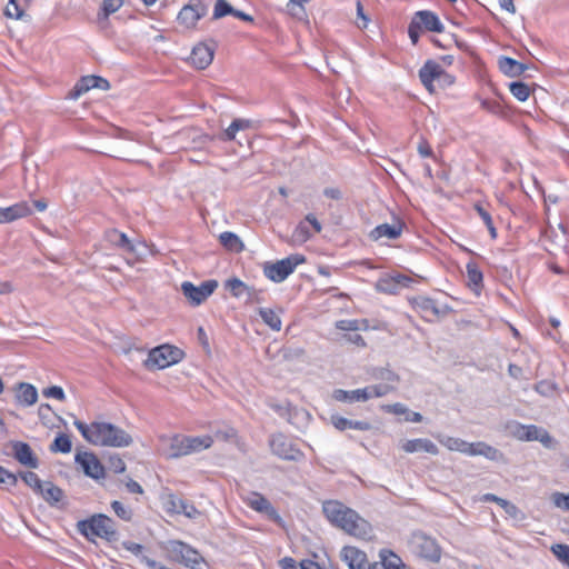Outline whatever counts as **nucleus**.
<instances>
[{"label": "nucleus", "instance_id": "f8f14e48", "mask_svg": "<svg viewBox=\"0 0 569 569\" xmlns=\"http://www.w3.org/2000/svg\"><path fill=\"white\" fill-rule=\"evenodd\" d=\"M98 88L101 90H108L110 88V83L107 79L100 76H84L81 77L73 88L68 92L67 98L76 100L83 93L88 92L90 89Z\"/></svg>", "mask_w": 569, "mask_h": 569}, {"label": "nucleus", "instance_id": "dca6fc26", "mask_svg": "<svg viewBox=\"0 0 569 569\" xmlns=\"http://www.w3.org/2000/svg\"><path fill=\"white\" fill-rule=\"evenodd\" d=\"M213 60V49L207 44H197L189 57L190 63L198 70L208 68Z\"/></svg>", "mask_w": 569, "mask_h": 569}, {"label": "nucleus", "instance_id": "423d86ee", "mask_svg": "<svg viewBox=\"0 0 569 569\" xmlns=\"http://www.w3.org/2000/svg\"><path fill=\"white\" fill-rule=\"evenodd\" d=\"M306 258L302 254H291L277 262H266L263 266V274L273 282L284 281Z\"/></svg>", "mask_w": 569, "mask_h": 569}, {"label": "nucleus", "instance_id": "2f4dec72", "mask_svg": "<svg viewBox=\"0 0 569 569\" xmlns=\"http://www.w3.org/2000/svg\"><path fill=\"white\" fill-rule=\"evenodd\" d=\"M186 443L188 446V451L190 455L210 448L213 443V439L209 435L197 437L186 436Z\"/></svg>", "mask_w": 569, "mask_h": 569}, {"label": "nucleus", "instance_id": "7c9ffc66", "mask_svg": "<svg viewBox=\"0 0 569 569\" xmlns=\"http://www.w3.org/2000/svg\"><path fill=\"white\" fill-rule=\"evenodd\" d=\"M468 286L477 293L482 288L483 274L479 269L478 264L473 261H469L466 266Z\"/></svg>", "mask_w": 569, "mask_h": 569}, {"label": "nucleus", "instance_id": "4d7b16f0", "mask_svg": "<svg viewBox=\"0 0 569 569\" xmlns=\"http://www.w3.org/2000/svg\"><path fill=\"white\" fill-rule=\"evenodd\" d=\"M111 508L120 519H122L124 521H131L132 511L130 509L126 508L120 501H118V500L112 501Z\"/></svg>", "mask_w": 569, "mask_h": 569}, {"label": "nucleus", "instance_id": "0eeeda50", "mask_svg": "<svg viewBox=\"0 0 569 569\" xmlns=\"http://www.w3.org/2000/svg\"><path fill=\"white\" fill-rule=\"evenodd\" d=\"M411 551L428 561L438 562L441 558V549L436 539L423 532H415L410 539Z\"/></svg>", "mask_w": 569, "mask_h": 569}, {"label": "nucleus", "instance_id": "20e7f679", "mask_svg": "<svg viewBox=\"0 0 569 569\" xmlns=\"http://www.w3.org/2000/svg\"><path fill=\"white\" fill-rule=\"evenodd\" d=\"M168 559L181 563L190 569H201L204 558L190 545L180 540H170L166 547Z\"/></svg>", "mask_w": 569, "mask_h": 569}, {"label": "nucleus", "instance_id": "58836bf2", "mask_svg": "<svg viewBox=\"0 0 569 569\" xmlns=\"http://www.w3.org/2000/svg\"><path fill=\"white\" fill-rule=\"evenodd\" d=\"M251 121L247 119H234L230 126L223 131L221 139L224 141H231L236 138V133L239 130L250 128Z\"/></svg>", "mask_w": 569, "mask_h": 569}, {"label": "nucleus", "instance_id": "4c0bfd02", "mask_svg": "<svg viewBox=\"0 0 569 569\" xmlns=\"http://www.w3.org/2000/svg\"><path fill=\"white\" fill-rule=\"evenodd\" d=\"M123 6V0H103L97 14L99 22L108 20L109 16L117 12Z\"/></svg>", "mask_w": 569, "mask_h": 569}, {"label": "nucleus", "instance_id": "9b49d317", "mask_svg": "<svg viewBox=\"0 0 569 569\" xmlns=\"http://www.w3.org/2000/svg\"><path fill=\"white\" fill-rule=\"evenodd\" d=\"M74 460L81 466L87 477L94 480H99L104 477L106 468L93 452H78Z\"/></svg>", "mask_w": 569, "mask_h": 569}, {"label": "nucleus", "instance_id": "f704fd0d", "mask_svg": "<svg viewBox=\"0 0 569 569\" xmlns=\"http://www.w3.org/2000/svg\"><path fill=\"white\" fill-rule=\"evenodd\" d=\"M220 243L232 252H241L244 248L241 239L233 232L224 231L219 236Z\"/></svg>", "mask_w": 569, "mask_h": 569}, {"label": "nucleus", "instance_id": "79ce46f5", "mask_svg": "<svg viewBox=\"0 0 569 569\" xmlns=\"http://www.w3.org/2000/svg\"><path fill=\"white\" fill-rule=\"evenodd\" d=\"M19 477L23 480V482L30 487L37 495L38 492H42L43 481L39 478V476L33 471H21L19 472Z\"/></svg>", "mask_w": 569, "mask_h": 569}, {"label": "nucleus", "instance_id": "5fc2aeb1", "mask_svg": "<svg viewBox=\"0 0 569 569\" xmlns=\"http://www.w3.org/2000/svg\"><path fill=\"white\" fill-rule=\"evenodd\" d=\"M260 513H263L270 521L283 527V519L270 501L266 503Z\"/></svg>", "mask_w": 569, "mask_h": 569}, {"label": "nucleus", "instance_id": "2eb2a0df", "mask_svg": "<svg viewBox=\"0 0 569 569\" xmlns=\"http://www.w3.org/2000/svg\"><path fill=\"white\" fill-rule=\"evenodd\" d=\"M341 557L347 562L349 569H369L371 563L368 561L366 552L352 546L343 547Z\"/></svg>", "mask_w": 569, "mask_h": 569}, {"label": "nucleus", "instance_id": "bf43d9fd", "mask_svg": "<svg viewBox=\"0 0 569 569\" xmlns=\"http://www.w3.org/2000/svg\"><path fill=\"white\" fill-rule=\"evenodd\" d=\"M4 14L9 18L21 19L23 16V10L18 4L17 0H9V3L4 10Z\"/></svg>", "mask_w": 569, "mask_h": 569}, {"label": "nucleus", "instance_id": "f03ea898", "mask_svg": "<svg viewBox=\"0 0 569 569\" xmlns=\"http://www.w3.org/2000/svg\"><path fill=\"white\" fill-rule=\"evenodd\" d=\"M77 529L89 541H93L94 537H99L109 542H113L118 537V532L113 528V520L102 513L93 515L89 519L78 521Z\"/></svg>", "mask_w": 569, "mask_h": 569}, {"label": "nucleus", "instance_id": "13d9d810", "mask_svg": "<svg viewBox=\"0 0 569 569\" xmlns=\"http://www.w3.org/2000/svg\"><path fill=\"white\" fill-rule=\"evenodd\" d=\"M108 468L114 473H122L126 470V463L119 455H111L108 459Z\"/></svg>", "mask_w": 569, "mask_h": 569}, {"label": "nucleus", "instance_id": "473e14b6", "mask_svg": "<svg viewBox=\"0 0 569 569\" xmlns=\"http://www.w3.org/2000/svg\"><path fill=\"white\" fill-rule=\"evenodd\" d=\"M380 558H381V563H379V565L383 569H410L403 563L401 558L399 556H397L395 552H392L391 550H386V549L381 550Z\"/></svg>", "mask_w": 569, "mask_h": 569}, {"label": "nucleus", "instance_id": "774afa93", "mask_svg": "<svg viewBox=\"0 0 569 569\" xmlns=\"http://www.w3.org/2000/svg\"><path fill=\"white\" fill-rule=\"evenodd\" d=\"M281 569H301V562L298 563L293 558L291 557H284L279 561Z\"/></svg>", "mask_w": 569, "mask_h": 569}, {"label": "nucleus", "instance_id": "72a5a7b5", "mask_svg": "<svg viewBox=\"0 0 569 569\" xmlns=\"http://www.w3.org/2000/svg\"><path fill=\"white\" fill-rule=\"evenodd\" d=\"M187 455H189V451L188 446L186 443V436H173L170 440L168 457L179 458Z\"/></svg>", "mask_w": 569, "mask_h": 569}, {"label": "nucleus", "instance_id": "3c124183", "mask_svg": "<svg viewBox=\"0 0 569 569\" xmlns=\"http://www.w3.org/2000/svg\"><path fill=\"white\" fill-rule=\"evenodd\" d=\"M551 552L565 566L569 568V546L565 543H556L551 546Z\"/></svg>", "mask_w": 569, "mask_h": 569}, {"label": "nucleus", "instance_id": "ddd939ff", "mask_svg": "<svg viewBox=\"0 0 569 569\" xmlns=\"http://www.w3.org/2000/svg\"><path fill=\"white\" fill-rule=\"evenodd\" d=\"M10 446L12 448V455L19 463L32 469L39 467L38 457L34 455L31 447L27 442L11 441Z\"/></svg>", "mask_w": 569, "mask_h": 569}, {"label": "nucleus", "instance_id": "de8ad7c7", "mask_svg": "<svg viewBox=\"0 0 569 569\" xmlns=\"http://www.w3.org/2000/svg\"><path fill=\"white\" fill-rule=\"evenodd\" d=\"M521 429H522V432L518 435V438L520 440L538 441L543 428L535 426V425H529V426H522Z\"/></svg>", "mask_w": 569, "mask_h": 569}, {"label": "nucleus", "instance_id": "9d476101", "mask_svg": "<svg viewBox=\"0 0 569 569\" xmlns=\"http://www.w3.org/2000/svg\"><path fill=\"white\" fill-rule=\"evenodd\" d=\"M218 288V281L214 279L206 280L200 286H194L190 281L181 284L183 296L192 306H199L204 302Z\"/></svg>", "mask_w": 569, "mask_h": 569}, {"label": "nucleus", "instance_id": "6e6552de", "mask_svg": "<svg viewBox=\"0 0 569 569\" xmlns=\"http://www.w3.org/2000/svg\"><path fill=\"white\" fill-rule=\"evenodd\" d=\"M269 447L273 455L282 460L300 461L305 453L283 433H274L269 438Z\"/></svg>", "mask_w": 569, "mask_h": 569}, {"label": "nucleus", "instance_id": "09e8293b", "mask_svg": "<svg viewBox=\"0 0 569 569\" xmlns=\"http://www.w3.org/2000/svg\"><path fill=\"white\" fill-rule=\"evenodd\" d=\"M372 377L375 379L386 380L392 383H398L400 381V377L388 368H375Z\"/></svg>", "mask_w": 569, "mask_h": 569}, {"label": "nucleus", "instance_id": "4468645a", "mask_svg": "<svg viewBox=\"0 0 569 569\" xmlns=\"http://www.w3.org/2000/svg\"><path fill=\"white\" fill-rule=\"evenodd\" d=\"M445 69L435 60H427L419 70V79L423 87L429 91H435L433 82L437 81Z\"/></svg>", "mask_w": 569, "mask_h": 569}, {"label": "nucleus", "instance_id": "f257e3e1", "mask_svg": "<svg viewBox=\"0 0 569 569\" xmlns=\"http://www.w3.org/2000/svg\"><path fill=\"white\" fill-rule=\"evenodd\" d=\"M73 425L86 441L93 446L124 448L133 442L126 430L110 422L92 421L87 425L76 419Z\"/></svg>", "mask_w": 569, "mask_h": 569}, {"label": "nucleus", "instance_id": "a19ab883", "mask_svg": "<svg viewBox=\"0 0 569 569\" xmlns=\"http://www.w3.org/2000/svg\"><path fill=\"white\" fill-rule=\"evenodd\" d=\"M51 452L69 453L72 449V442L68 435L59 433L49 447Z\"/></svg>", "mask_w": 569, "mask_h": 569}, {"label": "nucleus", "instance_id": "a878e982", "mask_svg": "<svg viewBox=\"0 0 569 569\" xmlns=\"http://www.w3.org/2000/svg\"><path fill=\"white\" fill-rule=\"evenodd\" d=\"M367 390L368 389L365 388L350 391L336 389L332 393V398L342 402L367 401L371 398V393H368Z\"/></svg>", "mask_w": 569, "mask_h": 569}, {"label": "nucleus", "instance_id": "052dcab7", "mask_svg": "<svg viewBox=\"0 0 569 569\" xmlns=\"http://www.w3.org/2000/svg\"><path fill=\"white\" fill-rule=\"evenodd\" d=\"M0 483L7 485L8 487H14L18 483V476L0 466Z\"/></svg>", "mask_w": 569, "mask_h": 569}, {"label": "nucleus", "instance_id": "b1692460", "mask_svg": "<svg viewBox=\"0 0 569 569\" xmlns=\"http://www.w3.org/2000/svg\"><path fill=\"white\" fill-rule=\"evenodd\" d=\"M331 423L339 431H345L347 429H357L361 431H368L372 428L371 423L362 420H350L339 415L331 416Z\"/></svg>", "mask_w": 569, "mask_h": 569}, {"label": "nucleus", "instance_id": "c756f323", "mask_svg": "<svg viewBox=\"0 0 569 569\" xmlns=\"http://www.w3.org/2000/svg\"><path fill=\"white\" fill-rule=\"evenodd\" d=\"M17 399L24 406H32L38 400V391L34 386L21 382L19 383Z\"/></svg>", "mask_w": 569, "mask_h": 569}, {"label": "nucleus", "instance_id": "8fccbe9b", "mask_svg": "<svg viewBox=\"0 0 569 569\" xmlns=\"http://www.w3.org/2000/svg\"><path fill=\"white\" fill-rule=\"evenodd\" d=\"M269 500L260 492H251L247 499V505L254 511L261 512Z\"/></svg>", "mask_w": 569, "mask_h": 569}, {"label": "nucleus", "instance_id": "5701e85b", "mask_svg": "<svg viewBox=\"0 0 569 569\" xmlns=\"http://www.w3.org/2000/svg\"><path fill=\"white\" fill-rule=\"evenodd\" d=\"M401 448L408 453L425 451V452L436 456L439 452L438 447L431 440L426 439V438L407 440L401 446Z\"/></svg>", "mask_w": 569, "mask_h": 569}, {"label": "nucleus", "instance_id": "39448f33", "mask_svg": "<svg viewBox=\"0 0 569 569\" xmlns=\"http://www.w3.org/2000/svg\"><path fill=\"white\" fill-rule=\"evenodd\" d=\"M183 356L180 348L161 345L150 350L144 365L148 369H164L181 361Z\"/></svg>", "mask_w": 569, "mask_h": 569}, {"label": "nucleus", "instance_id": "a211bd4d", "mask_svg": "<svg viewBox=\"0 0 569 569\" xmlns=\"http://www.w3.org/2000/svg\"><path fill=\"white\" fill-rule=\"evenodd\" d=\"M466 455L483 456L491 461H502L505 459L503 453L499 449H497L483 441L468 443Z\"/></svg>", "mask_w": 569, "mask_h": 569}, {"label": "nucleus", "instance_id": "864d4df0", "mask_svg": "<svg viewBox=\"0 0 569 569\" xmlns=\"http://www.w3.org/2000/svg\"><path fill=\"white\" fill-rule=\"evenodd\" d=\"M365 389H368L367 391H368V393H371V398L372 397L380 398V397L387 396L388 393L395 391L396 387L392 385H388V383H379V385L368 386Z\"/></svg>", "mask_w": 569, "mask_h": 569}, {"label": "nucleus", "instance_id": "6ab92c4d", "mask_svg": "<svg viewBox=\"0 0 569 569\" xmlns=\"http://www.w3.org/2000/svg\"><path fill=\"white\" fill-rule=\"evenodd\" d=\"M32 213L28 202L21 201L7 208H0V223L11 222Z\"/></svg>", "mask_w": 569, "mask_h": 569}, {"label": "nucleus", "instance_id": "0e129e2a", "mask_svg": "<svg viewBox=\"0 0 569 569\" xmlns=\"http://www.w3.org/2000/svg\"><path fill=\"white\" fill-rule=\"evenodd\" d=\"M336 328L341 331H358L360 329V321L357 319L352 320H339L336 323Z\"/></svg>", "mask_w": 569, "mask_h": 569}, {"label": "nucleus", "instance_id": "a18cd8bd", "mask_svg": "<svg viewBox=\"0 0 569 569\" xmlns=\"http://www.w3.org/2000/svg\"><path fill=\"white\" fill-rule=\"evenodd\" d=\"M505 512L518 522H522L526 520V515L522 510H520L515 503L503 499L499 505Z\"/></svg>", "mask_w": 569, "mask_h": 569}, {"label": "nucleus", "instance_id": "37998d69", "mask_svg": "<svg viewBox=\"0 0 569 569\" xmlns=\"http://www.w3.org/2000/svg\"><path fill=\"white\" fill-rule=\"evenodd\" d=\"M439 441L441 445H443L449 450L459 451L462 453L467 452V448H468V443H469L460 438L448 437V436L439 438Z\"/></svg>", "mask_w": 569, "mask_h": 569}, {"label": "nucleus", "instance_id": "4be33fe9", "mask_svg": "<svg viewBox=\"0 0 569 569\" xmlns=\"http://www.w3.org/2000/svg\"><path fill=\"white\" fill-rule=\"evenodd\" d=\"M167 505L169 510L182 513L188 518H194L196 515L199 513L198 509L191 502L176 495H169Z\"/></svg>", "mask_w": 569, "mask_h": 569}, {"label": "nucleus", "instance_id": "ea45409f", "mask_svg": "<svg viewBox=\"0 0 569 569\" xmlns=\"http://www.w3.org/2000/svg\"><path fill=\"white\" fill-rule=\"evenodd\" d=\"M224 288L228 290L234 298H240L246 296L249 292L250 287L247 286L239 278H231L224 282Z\"/></svg>", "mask_w": 569, "mask_h": 569}, {"label": "nucleus", "instance_id": "e2e57ef3", "mask_svg": "<svg viewBox=\"0 0 569 569\" xmlns=\"http://www.w3.org/2000/svg\"><path fill=\"white\" fill-rule=\"evenodd\" d=\"M307 1L308 0H289L287 3V9L292 16L300 18L305 14L302 2Z\"/></svg>", "mask_w": 569, "mask_h": 569}, {"label": "nucleus", "instance_id": "1a4fd4ad", "mask_svg": "<svg viewBox=\"0 0 569 569\" xmlns=\"http://www.w3.org/2000/svg\"><path fill=\"white\" fill-rule=\"evenodd\" d=\"M336 527L343 530L346 533L360 539L369 538L372 531L371 525L360 517V515L353 509L352 516H342Z\"/></svg>", "mask_w": 569, "mask_h": 569}, {"label": "nucleus", "instance_id": "338daca9", "mask_svg": "<svg viewBox=\"0 0 569 569\" xmlns=\"http://www.w3.org/2000/svg\"><path fill=\"white\" fill-rule=\"evenodd\" d=\"M382 409L386 412L393 413V415H405L408 412V408L403 403H400V402L382 406Z\"/></svg>", "mask_w": 569, "mask_h": 569}, {"label": "nucleus", "instance_id": "49530a36", "mask_svg": "<svg viewBox=\"0 0 569 569\" xmlns=\"http://www.w3.org/2000/svg\"><path fill=\"white\" fill-rule=\"evenodd\" d=\"M475 210L478 212V214L480 216V218L482 219V221L485 222L489 233H490V237L492 239H496L497 238V229L493 224V221H492V218H491V214L479 203H476L475 204Z\"/></svg>", "mask_w": 569, "mask_h": 569}, {"label": "nucleus", "instance_id": "69168bd1", "mask_svg": "<svg viewBox=\"0 0 569 569\" xmlns=\"http://www.w3.org/2000/svg\"><path fill=\"white\" fill-rule=\"evenodd\" d=\"M43 396L47 398H54L57 400L63 401L66 399L64 391L59 386H51L43 390Z\"/></svg>", "mask_w": 569, "mask_h": 569}, {"label": "nucleus", "instance_id": "c9c22d12", "mask_svg": "<svg viewBox=\"0 0 569 569\" xmlns=\"http://www.w3.org/2000/svg\"><path fill=\"white\" fill-rule=\"evenodd\" d=\"M413 306L425 313V317L428 315H432L435 317H438L440 315V311L437 307V303L433 299L428 297H418L413 299Z\"/></svg>", "mask_w": 569, "mask_h": 569}, {"label": "nucleus", "instance_id": "bb28decb", "mask_svg": "<svg viewBox=\"0 0 569 569\" xmlns=\"http://www.w3.org/2000/svg\"><path fill=\"white\" fill-rule=\"evenodd\" d=\"M202 17L204 16L200 14L199 8L193 7L192 2L189 1L180 10L178 21L187 28H193Z\"/></svg>", "mask_w": 569, "mask_h": 569}, {"label": "nucleus", "instance_id": "e433bc0d", "mask_svg": "<svg viewBox=\"0 0 569 569\" xmlns=\"http://www.w3.org/2000/svg\"><path fill=\"white\" fill-rule=\"evenodd\" d=\"M258 313L269 328L274 331H279L281 329V319L274 310L269 308H259Z\"/></svg>", "mask_w": 569, "mask_h": 569}, {"label": "nucleus", "instance_id": "7ed1b4c3", "mask_svg": "<svg viewBox=\"0 0 569 569\" xmlns=\"http://www.w3.org/2000/svg\"><path fill=\"white\" fill-rule=\"evenodd\" d=\"M436 32L441 33L445 31V26L433 11L419 10L415 12L408 26V36L413 46H417L421 32Z\"/></svg>", "mask_w": 569, "mask_h": 569}, {"label": "nucleus", "instance_id": "393cba45", "mask_svg": "<svg viewBox=\"0 0 569 569\" xmlns=\"http://www.w3.org/2000/svg\"><path fill=\"white\" fill-rule=\"evenodd\" d=\"M499 69L506 76L515 78L520 77L528 69V66L510 57L501 56L499 58Z\"/></svg>", "mask_w": 569, "mask_h": 569}, {"label": "nucleus", "instance_id": "f3484780", "mask_svg": "<svg viewBox=\"0 0 569 569\" xmlns=\"http://www.w3.org/2000/svg\"><path fill=\"white\" fill-rule=\"evenodd\" d=\"M322 511L329 522L336 527L342 516H352V509L338 500H328L322 505Z\"/></svg>", "mask_w": 569, "mask_h": 569}, {"label": "nucleus", "instance_id": "aec40b11", "mask_svg": "<svg viewBox=\"0 0 569 569\" xmlns=\"http://www.w3.org/2000/svg\"><path fill=\"white\" fill-rule=\"evenodd\" d=\"M405 226H406L405 222H402L401 220H397V222H395L392 224L382 223V224L377 226L371 231L370 236L375 240H378L383 237L395 240L401 236Z\"/></svg>", "mask_w": 569, "mask_h": 569}, {"label": "nucleus", "instance_id": "6e6d98bb", "mask_svg": "<svg viewBox=\"0 0 569 569\" xmlns=\"http://www.w3.org/2000/svg\"><path fill=\"white\" fill-rule=\"evenodd\" d=\"M260 513H263L270 521L283 527V519L270 501L266 503Z\"/></svg>", "mask_w": 569, "mask_h": 569}, {"label": "nucleus", "instance_id": "680f3d73", "mask_svg": "<svg viewBox=\"0 0 569 569\" xmlns=\"http://www.w3.org/2000/svg\"><path fill=\"white\" fill-rule=\"evenodd\" d=\"M553 505L565 511H569V493L555 492L551 496Z\"/></svg>", "mask_w": 569, "mask_h": 569}, {"label": "nucleus", "instance_id": "cd10ccee", "mask_svg": "<svg viewBox=\"0 0 569 569\" xmlns=\"http://www.w3.org/2000/svg\"><path fill=\"white\" fill-rule=\"evenodd\" d=\"M38 495L50 506H57L64 497L63 490L51 481H44L42 492H38Z\"/></svg>", "mask_w": 569, "mask_h": 569}, {"label": "nucleus", "instance_id": "412c9836", "mask_svg": "<svg viewBox=\"0 0 569 569\" xmlns=\"http://www.w3.org/2000/svg\"><path fill=\"white\" fill-rule=\"evenodd\" d=\"M104 238L109 243L126 252H136V246L131 240H129L124 232H121L117 229H109L106 231Z\"/></svg>", "mask_w": 569, "mask_h": 569}, {"label": "nucleus", "instance_id": "603ef678", "mask_svg": "<svg viewBox=\"0 0 569 569\" xmlns=\"http://www.w3.org/2000/svg\"><path fill=\"white\" fill-rule=\"evenodd\" d=\"M233 9L234 8L226 0H216L212 19H220L227 14H232Z\"/></svg>", "mask_w": 569, "mask_h": 569}, {"label": "nucleus", "instance_id": "c85d7f7f", "mask_svg": "<svg viewBox=\"0 0 569 569\" xmlns=\"http://www.w3.org/2000/svg\"><path fill=\"white\" fill-rule=\"evenodd\" d=\"M403 280H407V277L401 274L396 277H381L376 283V289L379 292L393 295L398 291L399 284L402 283Z\"/></svg>", "mask_w": 569, "mask_h": 569}, {"label": "nucleus", "instance_id": "c03bdc74", "mask_svg": "<svg viewBox=\"0 0 569 569\" xmlns=\"http://www.w3.org/2000/svg\"><path fill=\"white\" fill-rule=\"evenodd\" d=\"M510 92L519 101H526L530 96V87L522 81H515L509 84Z\"/></svg>", "mask_w": 569, "mask_h": 569}]
</instances>
